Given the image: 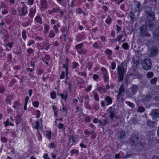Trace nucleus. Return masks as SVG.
I'll return each instance as SVG.
<instances>
[{"label": "nucleus", "mask_w": 159, "mask_h": 159, "mask_svg": "<svg viewBox=\"0 0 159 159\" xmlns=\"http://www.w3.org/2000/svg\"><path fill=\"white\" fill-rule=\"evenodd\" d=\"M157 79L156 78H154L150 80V82L152 84H155Z\"/></svg>", "instance_id": "33"}, {"label": "nucleus", "mask_w": 159, "mask_h": 159, "mask_svg": "<svg viewBox=\"0 0 159 159\" xmlns=\"http://www.w3.org/2000/svg\"><path fill=\"white\" fill-rule=\"evenodd\" d=\"M41 5L43 7H45L47 5V2L45 0H41Z\"/></svg>", "instance_id": "26"}, {"label": "nucleus", "mask_w": 159, "mask_h": 159, "mask_svg": "<svg viewBox=\"0 0 159 159\" xmlns=\"http://www.w3.org/2000/svg\"><path fill=\"white\" fill-rule=\"evenodd\" d=\"M154 37L159 40V30H155L154 31Z\"/></svg>", "instance_id": "16"}, {"label": "nucleus", "mask_w": 159, "mask_h": 159, "mask_svg": "<svg viewBox=\"0 0 159 159\" xmlns=\"http://www.w3.org/2000/svg\"><path fill=\"white\" fill-rule=\"evenodd\" d=\"M125 91V89L124 88V85L122 84L120 87L118 93L122 94V93H124Z\"/></svg>", "instance_id": "21"}, {"label": "nucleus", "mask_w": 159, "mask_h": 159, "mask_svg": "<svg viewBox=\"0 0 159 159\" xmlns=\"http://www.w3.org/2000/svg\"><path fill=\"white\" fill-rule=\"evenodd\" d=\"M158 50L157 46H154L152 47L151 49V53L149 54V56L153 57L157 55Z\"/></svg>", "instance_id": "6"}, {"label": "nucleus", "mask_w": 159, "mask_h": 159, "mask_svg": "<svg viewBox=\"0 0 159 159\" xmlns=\"http://www.w3.org/2000/svg\"><path fill=\"white\" fill-rule=\"evenodd\" d=\"M69 141L70 143H72V144L75 142V140L73 136L70 135L69 136Z\"/></svg>", "instance_id": "23"}, {"label": "nucleus", "mask_w": 159, "mask_h": 159, "mask_svg": "<svg viewBox=\"0 0 159 159\" xmlns=\"http://www.w3.org/2000/svg\"><path fill=\"white\" fill-rule=\"evenodd\" d=\"M147 124L150 127H154L156 125V123L155 121H152L150 120H148L147 121Z\"/></svg>", "instance_id": "15"}, {"label": "nucleus", "mask_w": 159, "mask_h": 159, "mask_svg": "<svg viewBox=\"0 0 159 159\" xmlns=\"http://www.w3.org/2000/svg\"><path fill=\"white\" fill-rule=\"evenodd\" d=\"M53 29L56 33H57L59 32L58 29L57 27V26L56 25H55L53 26Z\"/></svg>", "instance_id": "49"}, {"label": "nucleus", "mask_w": 159, "mask_h": 159, "mask_svg": "<svg viewBox=\"0 0 159 159\" xmlns=\"http://www.w3.org/2000/svg\"><path fill=\"white\" fill-rule=\"evenodd\" d=\"M93 78L94 80H96V79H98V78H99V76L98 75H96V74H94L93 75Z\"/></svg>", "instance_id": "60"}, {"label": "nucleus", "mask_w": 159, "mask_h": 159, "mask_svg": "<svg viewBox=\"0 0 159 159\" xmlns=\"http://www.w3.org/2000/svg\"><path fill=\"white\" fill-rule=\"evenodd\" d=\"M101 71L102 72L103 75H107L108 72L107 70L104 68H102L101 69Z\"/></svg>", "instance_id": "22"}, {"label": "nucleus", "mask_w": 159, "mask_h": 159, "mask_svg": "<svg viewBox=\"0 0 159 159\" xmlns=\"http://www.w3.org/2000/svg\"><path fill=\"white\" fill-rule=\"evenodd\" d=\"M51 133L50 132H48V133L46 134V136L48 137V138L50 139L51 138Z\"/></svg>", "instance_id": "55"}, {"label": "nucleus", "mask_w": 159, "mask_h": 159, "mask_svg": "<svg viewBox=\"0 0 159 159\" xmlns=\"http://www.w3.org/2000/svg\"><path fill=\"white\" fill-rule=\"evenodd\" d=\"M131 122L132 123L135 124L137 123V120L135 118H132L131 120Z\"/></svg>", "instance_id": "46"}, {"label": "nucleus", "mask_w": 159, "mask_h": 159, "mask_svg": "<svg viewBox=\"0 0 159 159\" xmlns=\"http://www.w3.org/2000/svg\"><path fill=\"white\" fill-rule=\"evenodd\" d=\"M60 111H61V113H60V114H61L62 116H66L67 114V111H63L61 109L60 110Z\"/></svg>", "instance_id": "31"}, {"label": "nucleus", "mask_w": 159, "mask_h": 159, "mask_svg": "<svg viewBox=\"0 0 159 159\" xmlns=\"http://www.w3.org/2000/svg\"><path fill=\"white\" fill-rule=\"evenodd\" d=\"M22 35L23 38L25 39H26V32L25 30H23L22 32Z\"/></svg>", "instance_id": "41"}, {"label": "nucleus", "mask_w": 159, "mask_h": 159, "mask_svg": "<svg viewBox=\"0 0 159 159\" xmlns=\"http://www.w3.org/2000/svg\"><path fill=\"white\" fill-rule=\"evenodd\" d=\"M118 136L119 137V139L120 140H122V139H123L126 136L125 132L123 130L120 131L119 133Z\"/></svg>", "instance_id": "14"}, {"label": "nucleus", "mask_w": 159, "mask_h": 159, "mask_svg": "<svg viewBox=\"0 0 159 159\" xmlns=\"http://www.w3.org/2000/svg\"><path fill=\"white\" fill-rule=\"evenodd\" d=\"M145 111V108L143 107H138V111L139 112H143Z\"/></svg>", "instance_id": "29"}, {"label": "nucleus", "mask_w": 159, "mask_h": 159, "mask_svg": "<svg viewBox=\"0 0 159 159\" xmlns=\"http://www.w3.org/2000/svg\"><path fill=\"white\" fill-rule=\"evenodd\" d=\"M134 5H135V11H139L141 6L140 3L136 1L134 2Z\"/></svg>", "instance_id": "12"}, {"label": "nucleus", "mask_w": 159, "mask_h": 159, "mask_svg": "<svg viewBox=\"0 0 159 159\" xmlns=\"http://www.w3.org/2000/svg\"><path fill=\"white\" fill-rule=\"evenodd\" d=\"M60 11V8L58 7L55 8L53 9V11L55 12H57Z\"/></svg>", "instance_id": "53"}, {"label": "nucleus", "mask_w": 159, "mask_h": 159, "mask_svg": "<svg viewBox=\"0 0 159 159\" xmlns=\"http://www.w3.org/2000/svg\"><path fill=\"white\" fill-rule=\"evenodd\" d=\"M142 65L143 69L148 70L150 69L151 67L152 63L149 59H146L142 62Z\"/></svg>", "instance_id": "4"}, {"label": "nucleus", "mask_w": 159, "mask_h": 159, "mask_svg": "<svg viewBox=\"0 0 159 159\" xmlns=\"http://www.w3.org/2000/svg\"><path fill=\"white\" fill-rule=\"evenodd\" d=\"M26 8V6L25 5L23 7H19L18 9V10L19 11L21 12L22 13V15H25L27 13Z\"/></svg>", "instance_id": "9"}, {"label": "nucleus", "mask_w": 159, "mask_h": 159, "mask_svg": "<svg viewBox=\"0 0 159 159\" xmlns=\"http://www.w3.org/2000/svg\"><path fill=\"white\" fill-rule=\"evenodd\" d=\"M138 89V87L136 85H133L131 88V92L134 94L137 92Z\"/></svg>", "instance_id": "18"}, {"label": "nucleus", "mask_w": 159, "mask_h": 159, "mask_svg": "<svg viewBox=\"0 0 159 159\" xmlns=\"http://www.w3.org/2000/svg\"><path fill=\"white\" fill-rule=\"evenodd\" d=\"M133 63L136 65L139 64V62L137 60L135 59H134L133 60Z\"/></svg>", "instance_id": "50"}, {"label": "nucleus", "mask_w": 159, "mask_h": 159, "mask_svg": "<svg viewBox=\"0 0 159 159\" xmlns=\"http://www.w3.org/2000/svg\"><path fill=\"white\" fill-rule=\"evenodd\" d=\"M43 157L44 159H50L48 157V155L47 154H45L43 156Z\"/></svg>", "instance_id": "62"}, {"label": "nucleus", "mask_w": 159, "mask_h": 159, "mask_svg": "<svg viewBox=\"0 0 159 159\" xmlns=\"http://www.w3.org/2000/svg\"><path fill=\"white\" fill-rule=\"evenodd\" d=\"M63 67L64 68H66V76L67 77V79L68 78V68L67 67H66V65H64L63 66Z\"/></svg>", "instance_id": "54"}, {"label": "nucleus", "mask_w": 159, "mask_h": 159, "mask_svg": "<svg viewBox=\"0 0 159 159\" xmlns=\"http://www.w3.org/2000/svg\"><path fill=\"white\" fill-rule=\"evenodd\" d=\"M35 19L36 21L37 22L41 24L42 23L41 18L40 17H39V16L36 17L35 18Z\"/></svg>", "instance_id": "30"}, {"label": "nucleus", "mask_w": 159, "mask_h": 159, "mask_svg": "<svg viewBox=\"0 0 159 159\" xmlns=\"http://www.w3.org/2000/svg\"><path fill=\"white\" fill-rule=\"evenodd\" d=\"M93 97L97 101H99V98L98 97L97 94H94L93 95Z\"/></svg>", "instance_id": "48"}, {"label": "nucleus", "mask_w": 159, "mask_h": 159, "mask_svg": "<svg viewBox=\"0 0 159 159\" xmlns=\"http://www.w3.org/2000/svg\"><path fill=\"white\" fill-rule=\"evenodd\" d=\"M140 140L138 135L133 134L130 135L129 143L131 145L135 146L137 143H139Z\"/></svg>", "instance_id": "3"}, {"label": "nucleus", "mask_w": 159, "mask_h": 159, "mask_svg": "<svg viewBox=\"0 0 159 159\" xmlns=\"http://www.w3.org/2000/svg\"><path fill=\"white\" fill-rule=\"evenodd\" d=\"M145 15L149 21H152L155 19L154 13L152 11V8L148 6L144 7Z\"/></svg>", "instance_id": "1"}, {"label": "nucleus", "mask_w": 159, "mask_h": 159, "mask_svg": "<svg viewBox=\"0 0 159 159\" xmlns=\"http://www.w3.org/2000/svg\"><path fill=\"white\" fill-rule=\"evenodd\" d=\"M105 100L107 103V105L108 106L112 103V100L111 98L107 96L105 98Z\"/></svg>", "instance_id": "13"}, {"label": "nucleus", "mask_w": 159, "mask_h": 159, "mask_svg": "<svg viewBox=\"0 0 159 159\" xmlns=\"http://www.w3.org/2000/svg\"><path fill=\"white\" fill-rule=\"evenodd\" d=\"M153 75V74L152 72H148L147 74V77L148 78H152Z\"/></svg>", "instance_id": "35"}, {"label": "nucleus", "mask_w": 159, "mask_h": 159, "mask_svg": "<svg viewBox=\"0 0 159 159\" xmlns=\"http://www.w3.org/2000/svg\"><path fill=\"white\" fill-rule=\"evenodd\" d=\"M70 153L72 154H73V153L78 154V151H77L76 150L73 149L70 151Z\"/></svg>", "instance_id": "47"}, {"label": "nucleus", "mask_w": 159, "mask_h": 159, "mask_svg": "<svg viewBox=\"0 0 159 159\" xmlns=\"http://www.w3.org/2000/svg\"><path fill=\"white\" fill-rule=\"evenodd\" d=\"M16 118V121L17 124H18L21 121V119L19 116H17Z\"/></svg>", "instance_id": "32"}, {"label": "nucleus", "mask_w": 159, "mask_h": 159, "mask_svg": "<svg viewBox=\"0 0 159 159\" xmlns=\"http://www.w3.org/2000/svg\"><path fill=\"white\" fill-rule=\"evenodd\" d=\"M116 66V63L114 62H112L111 63V68L112 70H114Z\"/></svg>", "instance_id": "42"}, {"label": "nucleus", "mask_w": 159, "mask_h": 159, "mask_svg": "<svg viewBox=\"0 0 159 159\" xmlns=\"http://www.w3.org/2000/svg\"><path fill=\"white\" fill-rule=\"evenodd\" d=\"M91 88H92V86L91 85H89V86H88L86 90V91H87V92H89V91L91 89Z\"/></svg>", "instance_id": "61"}, {"label": "nucleus", "mask_w": 159, "mask_h": 159, "mask_svg": "<svg viewBox=\"0 0 159 159\" xmlns=\"http://www.w3.org/2000/svg\"><path fill=\"white\" fill-rule=\"evenodd\" d=\"M51 98L52 99H55L56 97V94L55 92H53L51 94Z\"/></svg>", "instance_id": "40"}, {"label": "nucleus", "mask_w": 159, "mask_h": 159, "mask_svg": "<svg viewBox=\"0 0 159 159\" xmlns=\"http://www.w3.org/2000/svg\"><path fill=\"white\" fill-rule=\"evenodd\" d=\"M49 36L50 38H53L55 36V34L53 31H50L49 32Z\"/></svg>", "instance_id": "38"}, {"label": "nucleus", "mask_w": 159, "mask_h": 159, "mask_svg": "<svg viewBox=\"0 0 159 159\" xmlns=\"http://www.w3.org/2000/svg\"><path fill=\"white\" fill-rule=\"evenodd\" d=\"M76 11L77 13L79 14L82 13L83 12V11L80 9L79 8H77L76 9Z\"/></svg>", "instance_id": "51"}, {"label": "nucleus", "mask_w": 159, "mask_h": 159, "mask_svg": "<svg viewBox=\"0 0 159 159\" xmlns=\"http://www.w3.org/2000/svg\"><path fill=\"white\" fill-rule=\"evenodd\" d=\"M146 24L151 30H153L155 27V24L152 22L146 21Z\"/></svg>", "instance_id": "11"}, {"label": "nucleus", "mask_w": 159, "mask_h": 159, "mask_svg": "<svg viewBox=\"0 0 159 159\" xmlns=\"http://www.w3.org/2000/svg\"><path fill=\"white\" fill-rule=\"evenodd\" d=\"M36 8H32L30 9V13L29 14V16L31 17H33L34 14L35 13Z\"/></svg>", "instance_id": "19"}, {"label": "nucleus", "mask_w": 159, "mask_h": 159, "mask_svg": "<svg viewBox=\"0 0 159 159\" xmlns=\"http://www.w3.org/2000/svg\"><path fill=\"white\" fill-rule=\"evenodd\" d=\"M122 47L124 48L127 49L128 48V44L126 43H124L123 44Z\"/></svg>", "instance_id": "39"}, {"label": "nucleus", "mask_w": 159, "mask_h": 159, "mask_svg": "<svg viewBox=\"0 0 159 159\" xmlns=\"http://www.w3.org/2000/svg\"><path fill=\"white\" fill-rule=\"evenodd\" d=\"M126 96L127 98H131L134 95L132 92H130L129 90H127L125 93Z\"/></svg>", "instance_id": "20"}, {"label": "nucleus", "mask_w": 159, "mask_h": 159, "mask_svg": "<svg viewBox=\"0 0 159 159\" xmlns=\"http://www.w3.org/2000/svg\"><path fill=\"white\" fill-rule=\"evenodd\" d=\"M39 104V102L35 101L33 103V106L35 107H37L38 106Z\"/></svg>", "instance_id": "45"}, {"label": "nucleus", "mask_w": 159, "mask_h": 159, "mask_svg": "<svg viewBox=\"0 0 159 159\" xmlns=\"http://www.w3.org/2000/svg\"><path fill=\"white\" fill-rule=\"evenodd\" d=\"M27 52L29 54H31L33 52V50L31 48L28 49L27 50Z\"/></svg>", "instance_id": "52"}, {"label": "nucleus", "mask_w": 159, "mask_h": 159, "mask_svg": "<svg viewBox=\"0 0 159 159\" xmlns=\"http://www.w3.org/2000/svg\"><path fill=\"white\" fill-rule=\"evenodd\" d=\"M108 111L110 113V117L111 118L112 120H113L114 117L116 116L115 109L113 108L112 107H109Z\"/></svg>", "instance_id": "8"}, {"label": "nucleus", "mask_w": 159, "mask_h": 159, "mask_svg": "<svg viewBox=\"0 0 159 159\" xmlns=\"http://www.w3.org/2000/svg\"><path fill=\"white\" fill-rule=\"evenodd\" d=\"M105 53L107 55H110L111 54L112 51L109 49H107L105 51Z\"/></svg>", "instance_id": "37"}, {"label": "nucleus", "mask_w": 159, "mask_h": 159, "mask_svg": "<svg viewBox=\"0 0 159 159\" xmlns=\"http://www.w3.org/2000/svg\"><path fill=\"white\" fill-rule=\"evenodd\" d=\"M140 34L143 36L149 37L151 34L148 32L146 27L145 25H143L140 27Z\"/></svg>", "instance_id": "5"}, {"label": "nucleus", "mask_w": 159, "mask_h": 159, "mask_svg": "<svg viewBox=\"0 0 159 159\" xmlns=\"http://www.w3.org/2000/svg\"><path fill=\"white\" fill-rule=\"evenodd\" d=\"M153 100L155 101H159V96H156L154 97L153 98Z\"/></svg>", "instance_id": "57"}, {"label": "nucleus", "mask_w": 159, "mask_h": 159, "mask_svg": "<svg viewBox=\"0 0 159 159\" xmlns=\"http://www.w3.org/2000/svg\"><path fill=\"white\" fill-rule=\"evenodd\" d=\"M129 16L130 19V22H133L135 20V16L132 12H130L129 14Z\"/></svg>", "instance_id": "17"}, {"label": "nucleus", "mask_w": 159, "mask_h": 159, "mask_svg": "<svg viewBox=\"0 0 159 159\" xmlns=\"http://www.w3.org/2000/svg\"><path fill=\"white\" fill-rule=\"evenodd\" d=\"M111 19L109 17L107 19L106 21V22L107 23V24H110L111 22Z\"/></svg>", "instance_id": "59"}, {"label": "nucleus", "mask_w": 159, "mask_h": 159, "mask_svg": "<svg viewBox=\"0 0 159 159\" xmlns=\"http://www.w3.org/2000/svg\"><path fill=\"white\" fill-rule=\"evenodd\" d=\"M40 125L39 122L38 121H36L35 122V126L34 127V128L37 129H38L39 128Z\"/></svg>", "instance_id": "34"}, {"label": "nucleus", "mask_w": 159, "mask_h": 159, "mask_svg": "<svg viewBox=\"0 0 159 159\" xmlns=\"http://www.w3.org/2000/svg\"><path fill=\"white\" fill-rule=\"evenodd\" d=\"M82 45L83 44L82 43L77 45L75 46V48L76 49H80L81 48Z\"/></svg>", "instance_id": "44"}, {"label": "nucleus", "mask_w": 159, "mask_h": 159, "mask_svg": "<svg viewBox=\"0 0 159 159\" xmlns=\"http://www.w3.org/2000/svg\"><path fill=\"white\" fill-rule=\"evenodd\" d=\"M34 0H28V3L29 5H31L33 4Z\"/></svg>", "instance_id": "58"}, {"label": "nucleus", "mask_w": 159, "mask_h": 159, "mask_svg": "<svg viewBox=\"0 0 159 159\" xmlns=\"http://www.w3.org/2000/svg\"><path fill=\"white\" fill-rule=\"evenodd\" d=\"M103 77L104 78V81L105 82H108L109 80V78L107 75H103Z\"/></svg>", "instance_id": "36"}, {"label": "nucleus", "mask_w": 159, "mask_h": 159, "mask_svg": "<svg viewBox=\"0 0 159 159\" xmlns=\"http://www.w3.org/2000/svg\"><path fill=\"white\" fill-rule=\"evenodd\" d=\"M124 66L125 63H122L117 66V73L118 76L119 81H121L123 80L124 75L126 71Z\"/></svg>", "instance_id": "2"}, {"label": "nucleus", "mask_w": 159, "mask_h": 159, "mask_svg": "<svg viewBox=\"0 0 159 159\" xmlns=\"http://www.w3.org/2000/svg\"><path fill=\"white\" fill-rule=\"evenodd\" d=\"M65 76V72L64 71H62L60 76V79H63L64 78Z\"/></svg>", "instance_id": "56"}, {"label": "nucleus", "mask_w": 159, "mask_h": 159, "mask_svg": "<svg viewBox=\"0 0 159 159\" xmlns=\"http://www.w3.org/2000/svg\"><path fill=\"white\" fill-rule=\"evenodd\" d=\"M92 65L93 63L92 62H89L87 64V67L88 68L89 70L91 68Z\"/></svg>", "instance_id": "43"}, {"label": "nucleus", "mask_w": 159, "mask_h": 159, "mask_svg": "<svg viewBox=\"0 0 159 159\" xmlns=\"http://www.w3.org/2000/svg\"><path fill=\"white\" fill-rule=\"evenodd\" d=\"M126 103L129 106L132 108H134V105L132 103L129 101H125Z\"/></svg>", "instance_id": "24"}, {"label": "nucleus", "mask_w": 159, "mask_h": 159, "mask_svg": "<svg viewBox=\"0 0 159 159\" xmlns=\"http://www.w3.org/2000/svg\"><path fill=\"white\" fill-rule=\"evenodd\" d=\"M151 115L153 120L159 117V110H152L151 113Z\"/></svg>", "instance_id": "7"}, {"label": "nucleus", "mask_w": 159, "mask_h": 159, "mask_svg": "<svg viewBox=\"0 0 159 159\" xmlns=\"http://www.w3.org/2000/svg\"><path fill=\"white\" fill-rule=\"evenodd\" d=\"M49 30V26L48 25H45L44 27V33L46 34L48 32Z\"/></svg>", "instance_id": "27"}, {"label": "nucleus", "mask_w": 159, "mask_h": 159, "mask_svg": "<svg viewBox=\"0 0 159 159\" xmlns=\"http://www.w3.org/2000/svg\"><path fill=\"white\" fill-rule=\"evenodd\" d=\"M49 147L50 148H54L55 147V144L53 143H52L50 144Z\"/></svg>", "instance_id": "64"}, {"label": "nucleus", "mask_w": 159, "mask_h": 159, "mask_svg": "<svg viewBox=\"0 0 159 159\" xmlns=\"http://www.w3.org/2000/svg\"><path fill=\"white\" fill-rule=\"evenodd\" d=\"M135 146L136 148L138 149V150L143 149L144 148V144L141 143L140 140L139 143H137Z\"/></svg>", "instance_id": "10"}, {"label": "nucleus", "mask_w": 159, "mask_h": 159, "mask_svg": "<svg viewBox=\"0 0 159 159\" xmlns=\"http://www.w3.org/2000/svg\"><path fill=\"white\" fill-rule=\"evenodd\" d=\"M20 105V104H19V103L17 102H14V104L13 106V107L15 108H16L17 109H18L19 108V107Z\"/></svg>", "instance_id": "25"}, {"label": "nucleus", "mask_w": 159, "mask_h": 159, "mask_svg": "<svg viewBox=\"0 0 159 159\" xmlns=\"http://www.w3.org/2000/svg\"><path fill=\"white\" fill-rule=\"evenodd\" d=\"M152 97L151 96L149 95H147L144 98V100L145 101H148L151 99Z\"/></svg>", "instance_id": "28"}, {"label": "nucleus", "mask_w": 159, "mask_h": 159, "mask_svg": "<svg viewBox=\"0 0 159 159\" xmlns=\"http://www.w3.org/2000/svg\"><path fill=\"white\" fill-rule=\"evenodd\" d=\"M123 36V35H119L117 37L116 39H117L118 41H120V39Z\"/></svg>", "instance_id": "63"}]
</instances>
